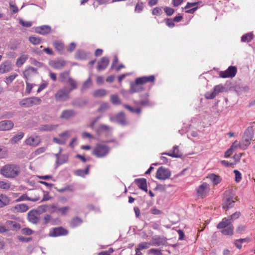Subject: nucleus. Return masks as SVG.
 <instances>
[{"label":"nucleus","instance_id":"nucleus-1","mask_svg":"<svg viewBox=\"0 0 255 255\" xmlns=\"http://www.w3.org/2000/svg\"><path fill=\"white\" fill-rule=\"evenodd\" d=\"M21 173L20 167L15 164H7L2 166L0 173L3 177L9 179H13L18 177Z\"/></svg>","mask_w":255,"mask_h":255},{"label":"nucleus","instance_id":"nucleus-2","mask_svg":"<svg viewBox=\"0 0 255 255\" xmlns=\"http://www.w3.org/2000/svg\"><path fill=\"white\" fill-rule=\"evenodd\" d=\"M254 137V129L253 127H249L245 130L242 138L240 141L237 140L234 142H237V146L242 150H246L250 145Z\"/></svg>","mask_w":255,"mask_h":255},{"label":"nucleus","instance_id":"nucleus-3","mask_svg":"<svg viewBox=\"0 0 255 255\" xmlns=\"http://www.w3.org/2000/svg\"><path fill=\"white\" fill-rule=\"evenodd\" d=\"M110 147L105 144L98 143L93 149L92 154L98 158H102L108 155Z\"/></svg>","mask_w":255,"mask_h":255},{"label":"nucleus","instance_id":"nucleus-4","mask_svg":"<svg viewBox=\"0 0 255 255\" xmlns=\"http://www.w3.org/2000/svg\"><path fill=\"white\" fill-rule=\"evenodd\" d=\"M41 103V100L36 97H32L22 99L19 102L21 107L24 108H29L34 105H40Z\"/></svg>","mask_w":255,"mask_h":255},{"label":"nucleus","instance_id":"nucleus-5","mask_svg":"<svg viewBox=\"0 0 255 255\" xmlns=\"http://www.w3.org/2000/svg\"><path fill=\"white\" fill-rule=\"evenodd\" d=\"M70 92L65 88L60 89L55 94V100L56 102L66 101L70 98Z\"/></svg>","mask_w":255,"mask_h":255},{"label":"nucleus","instance_id":"nucleus-6","mask_svg":"<svg viewBox=\"0 0 255 255\" xmlns=\"http://www.w3.org/2000/svg\"><path fill=\"white\" fill-rule=\"evenodd\" d=\"M238 200L237 197L232 195L226 194V196L223 200V207L226 210L233 207L235 203Z\"/></svg>","mask_w":255,"mask_h":255},{"label":"nucleus","instance_id":"nucleus-7","mask_svg":"<svg viewBox=\"0 0 255 255\" xmlns=\"http://www.w3.org/2000/svg\"><path fill=\"white\" fill-rule=\"evenodd\" d=\"M237 72L236 66H230L225 71H221L219 72V76L222 78H233L235 76Z\"/></svg>","mask_w":255,"mask_h":255},{"label":"nucleus","instance_id":"nucleus-8","mask_svg":"<svg viewBox=\"0 0 255 255\" xmlns=\"http://www.w3.org/2000/svg\"><path fill=\"white\" fill-rule=\"evenodd\" d=\"M166 243L167 239L165 237L158 235L153 236L150 242L151 246L155 247L165 246Z\"/></svg>","mask_w":255,"mask_h":255},{"label":"nucleus","instance_id":"nucleus-9","mask_svg":"<svg viewBox=\"0 0 255 255\" xmlns=\"http://www.w3.org/2000/svg\"><path fill=\"white\" fill-rule=\"evenodd\" d=\"M210 190L209 184L206 182H204L197 189V194L198 196L204 198L207 196Z\"/></svg>","mask_w":255,"mask_h":255},{"label":"nucleus","instance_id":"nucleus-10","mask_svg":"<svg viewBox=\"0 0 255 255\" xmlns=\"http://www.w3.org/2000/svg\"><path fill=\"white\" fill-rule=\"evenodd\" d=\"M170 176V172L163 167L159 168L156 174V177L160 180H165L169 178Z\"/></svg>","mask_w":255,"mask_h":255},{"label":"nucleus","instance_id":"nucleus-11","mask_svg":"<svg viewBox=\"0 0 255 255\" xmlns=\"http://www.w3.org/2000/svg\"><path fill=\"white\" fill-rule=\"evenodd\" d=\"M225 90V87L221 84L216 86L214 88V91L212 92H207L205 94V97L207 99H214L217 94L223 92Z\"/></svg>","mask_w":255,"mask_h":255},{"label":"nucleus","instance_id":"nucleus-12","mask_svg":"<svg viewBox=\"0 0 255 255\" xmlns=\"http://www.w3.org/2000/svg\"><path fill=\"white\" fill-rule=\"evenodd\" d=\"M60 138L54 137L53 141L59 144H64L67 139L70 136V131H65L59 135Z\"/></svg>","mask_w":255,"mask_h":255},{"label":"nucleus","instance_id":"nucleus-13","mask_svg":"<svg viewBox=\"0 0 255 255\" xmlns=\"http://www.w3.org/2000/svg\"><path fill=\"white\" fill-rule=\"evenodd\" d=\"M68 232L66 230L61 228H55L51 230L49 233V236L51 237H58L67 235Z\"/></svg>","mask_w":255,"mask_h":255},{"label":"nucleus","instance_id":"nucleus-14","mask_svg":"<svg viewBox=\"0 0 255 255\" xmlns=\"http://www.w3.org/2000/svg\"><path fill=\"white\" fill-rule=\"evenodd\" d=\"M200 3V1L195 2H188L185 6L184 7V9L186 10L185 12L187 13H194L197 9L198 4Z\"/></svg>","mask_w":255,"mask_h":255},{"label":"nucleus","instance_id":"nucleus-15","mask_svg":"<svg viewBox=\"0 0 255 255\" xmlns=\"http://www.w3.org/2000/svg\"><path fill=\"white\" fill-rule=\"evenodd\" d=\"M136 79L137 83H140L143 86V85L148 83L153 84L155 82V78L154 75H150L148 76H143L139 77L136 78Z\"/></svg>","mask_w":255,"mask_h":255},{"label":"nucleus","instance_id":"nucleus-16","mask_svg":"<svg viewBox=\"0 0 255 255\" xmlns=\"http://www.w3.org/2000/svg\"><path fill=\"white\" fill-rule=\"evenodd\" d=\"M41 142V139L38 136H30L25 140L26 144L32 146H36Z\"/></svg>","mask_w":255,"mask_h":255},{"label":"nucleus","instance_id":"nucleus-17","mask_svg":"<svg viewBox=\"0 0 255 255\" xmlns=\"http://www.w3.org/2000/svg\"><path fill=\"white\" fill-rule=\"evenodd\" d=\"M51 208L53 209L51 213L58 212L61 216H65L67 214L70 208L68 206L61 208H57L55 205H51Z\"/></svg>","mask_w":255,"mask_h":255},{"label":"nucleus","instance_id":"nucleus-18","mask_svg":"<svg viewBox=\"0 0 255 255\" xmlns=\"http://www.w3.org/2000/svg\"><path fill=\"white\" fill-rule=\"evenodd\" d=\"M14 124L9 120H5L0 122V130H8L13 128Z\"/></svg>","mask_w":255,"mask_h":255},{"label":"nucleus","instance_id":"nucleus-19","mask_svg":"<svg viewBox=\"0 0 255 255\" xmlns=\"http://www.w3.org/2000/svg\"><path fill=\"white\" fill-rule=\"evenodd\" d=\"M109 64V59L107 57H103L98 62L97 70L102 71L105 70Z\"/></svg>","mask_w":255,"mask_h":255},{"label":"nucleus","instance_id":"nucleus-20","mask_svg":"<svg viewBox=\"0 0 255 255\" xmlns=\"http://www.w3.org/2000/svg\"><path fill=\"white\" fill-rule=\"evenodd\" d=\"M6 227L8 228V231H17L21 228L20 225L18 223L10 220L6 222Z\"/></svg>","mask_w":255,"mask_h":255},{"label":"nucleus","instance_id":"nucleus-21","mask_svg":"<svg viewBox=\"0 0 255 255\" xmlns=\"http://www.w3.org/2000/svg\"><path fill=\"white\" fill-rule=\"evenodd\" d=\"M51 31V28L48 25H42L40 26L36 27L35 28V31L36 33L45 35L50 33Z\"/></svg>","mask_w":255,"mask_h":255},{"label":"nucleus","instance_id":"nucleus-22","mask_svg":"<svg viewBox=\"0 0 255 255\" xmlns=\"http://www.w3.org/2000/svg\"><path fill=\"white\" fill-rule=\"evenodd\" d=\"M144 88L143 86L140 83H137V79L135 80V83L131 84L130 88V93L132 94L137 92L143 91Z\"/></svg>","mask_w":255,"mask_h":255},{"label":"nucleus","instance_id":"nucleus-23","mask_svg":"<svg viewBox=\"0 0 255 255\" xmlns=\"http://www.w3.org/2000/svg\"><path fill=\"white\" fill-rule=\"evenodd\" d=\"M111 128L109 126L101 124L96 131L99 135H100L103 132H105L106 135H108L111 133Z\"/></svg>","mask_w":255,"mask_h":255},{"label":"nucleus","instance_id":"nucleus-24","mask_svg":"<svg viewBox=\"0 0 255 255\" xmlns=\"http://www.w3.org/2000/svg\"><path fill=\"white\" fill-rule=\"evenodd\" d=\"M134 182L139 188L146 192H147L146 180L145 178L136 179Z\"/></svg>","mask_w":255,"mask_h":255},{"label":"nucleus","instance_id":"nucleus-25","mask_svg":"<svg viewBox=\"0 0 255 255\" xmlns=\"http://www.w3.org/2000/svg\"><path fill=\"white\" fill-rule=\"evenodd\" d=\"M37 73V70L31 67H29L26 69L23 72V76L26 80L30 79V78L34 75Z\"/></svg>","mask_w":255,"mask_h":255},{"label":"nucleus","instance_id":"nucleus-26","mask_svg":"<svg viewBox=\"0 0 255 255\" xmlns=\"http://www.w3.org/2000/svg\"><path fill=\"white\" fill-rule=\"evenodd\" d=\"M230 225H233L230 220L227 219V218H224L222 220L221 222H220L217 225V228L219 230H221L222 229L229 227Z\"/></svg>","mask_w":255,"mask_h":255},{"label":"nucleus","instance_id":"nucleus-27","mask_svg":"<svg viewBox=\"0 0 255 255\" xmlns=\"http://www.w3.org/2000/svg\"><path fill=\"white\" fill-rule=\"evenodd\" d=\"M162 154L167 155L172 157H179L182 156V154L180 151L179 148L177 146H174L173 150L171 152L168 153H162Z\"/></svg>","mask_w":255,"mask_h":255},{"label":"nucleus","instance_id":"nucleus-28","mask_svg":"<svg viewBox=\"0 0 255 255\" xmlns=\"http://www.w3.org/2000/svg\"><path fill=\"white\" fill-rule=\"evenodd\" d=\"M75 115V113L73 110H64L62 112L60 118L61 119H69L73 117Z\"/></svg>","mask_w":255,"mask_h":255},{"label":"nucleus","instance_id":"nucleus-29","mask_svg":"<svg viewBox=\"0 0 255 255\" xmlns=\"http://www.w3.org/2000/svg\"><path fill=\"white\" fill-rule=\"evenodd\" d=\"M207 178H209L213 182L214 185L219 184L222 180V178L219 175L214 173L209 174L207 176Z\"/></svg>","mask_w":255,"mask_h":255},{"label":"nucleus","instance_id":"nucleus-30","mask_svg":"<svg viewBox=\"0 0 255 255\" xmlns=\"http://www.w3.org/2000/svg\"><path fill=\"white\" fill-rule=\"evenodd\" d=\"M53 46L56 50H57L60 54H62L64 51V44L60 41H55L53 42Z\"/></svg>","mask_w":255,"mask_h":255},{"label":"nucleus","instance_id":"nucleus-31","mask_svg":"<svg viewBox=\"0 0 255 255\" xmlns=\"http://www.w3.org/2000/svg\"><path fill=\"white\" fill-rule=\"evenodd\" d=\"M10 202L9 198L4 194L0 195V208L8 205Z\"/></svg>","mask_w":255,"mask_h":255},{"label":"nucleus","instance_id":"nucleus-32","mask_svg":"<svg viewBox=\"0 0 255 255\" xmlns=\"http://www.w3.org/2000/svg\"><path fill=\"white\" fill-rule=\"evenodd\" d=\"M90 165H87L86 168L85 170L83 169H78L74 172V174L77 176H80L84 177L85 175L89 174L90 170Z\"/></svg>","mask_w":255,"mask_h":255},{"label":"nucleus","instance_id":"nucleus-33","mask_svg":"<svg viewBox=\"0 0 255 255\" xmlns=\"http://www.w3.org/2000/svg\"><path fill=\"white\" fill-rule=\"evenodd\" d=\"M11 66L9 62H6L0 65V73H4L10 71L11 70Z\"/></svg>","mask_w":255,"mask_h":255},{"label":"nucleus","instance_id":"nucleus-34","mask_svg":"<svg viewBox=\"0 0 255 255\" xmlns=\"http://www.w3.org/2000/svg\"><path fill=\"white\" fill-rule=\"evenodd\" d=\"M28 194L30 201L36 202L40 199V194L37 190H33Z\"/></svg>","mask_w":255,"mask_h":255},{"label":"nucleus","instance_id":"nucleus-35","mask_svg":"<svg viewBox=\"0 0 255 255\" xmlns=\"http://www.w3.org/2000/svg\"><path fill=\"white\" fill-rule=\"evenodd\" d=\"M108 94V92L103 89H100L94 91L93 95L95 98H103Z\"/></svg>","mask_w":255,"mask_h":255},{"label":"nucleus","instance_id":"nucleus-36","mask_svg":"<svg viewBox=\"0 0 255 255\" xmlns=\"http://www.w3.org/2000/svg\"><path fill=\"white\" fill-rule=\"evenodd\" d=\"M67 83L70 86V87L67 90H68L70 92L77 88V82L74 79L72 78H68Z\"/></svg>","mask_w":255,"mask_h":255},{"label":"nucleus","instance_id":"nucleus-37","mask_svg":"<svg viewBox=\"0 0 255 255\" xmlns=\"http://www.w3.org/2000/svg\"><path fill=\"white\" fill-rule=\"evenodd\" d=\"M234 226L230 225L229 227L221 229V232L223 235L231 236L234 234Z\"/></svg>","mask_w":255,"mask_h":255},{"label":"nucleus","instance_id":"nucleus-38","mask_svg":"<svg viewBox=\"0 0 255 255\" xmlns=\"http://www.w3.org/2000/svg\"><path fill=\"white\" fill-rule=\"evenodd\" d=\"M238 146H237V142H234L230 148H229L225 153V157H229L233 153V152L236 150L238 148Z\"/></svg>","mask_w":255,"mask_h":255},{"label":"nucleus","instance_id":"nucleus-39","mask_svg":"<svg viewBox=\"0 0 255 255\" xmlns=\"http://www.w3.org/2000/svg\"><path fill=\"white\" fill-rule=\"evenodd\" d=\"M57 157L56 163L61 165L67 162L68 157L67 155H62L59 156L58 154H56Z\"/></svg>","mask_w":255,"mask_h":255},{"label":"nucleus","instance_id":"nucleus-40","mask_svg":"<svg viewBox=\"0 0 255 255\" xmlns=\"http://www.w3.org/2000/svg\"><path fill=\"white\" fill-rule=\"evenodd\" d=\"M57 127V125H44L39 128V130L43 131H50L55 129Z\"/></svg>","mask_w":255,"mask_h":255},{"label":"nucleus","instance_id":"nucleus-41","mask_svg":"<svg viewBox=\"0 0 255 255\" xmlns=\"http://www.w3.org/2000/svg\"><path fill=\"white\" fill-rule=\"evenodd\" d=\"M28 59V56L25 54H22L17 59L16 62V65L18 67H20Z\"/></svg>","mask_w":255,"mask_h":255},{"label":"nucleus","instance_id":"nucleus-42","mask_svg":"<svg viewBox=\"0 0 255 255\" xmlns=\"http://www.w3.org/2000/svg\"><path fill=\"white\" fill-rule=\"evenodd\" d=\"M66 65V61L63 60H58L55 61L53 63V67L54 69H60L65 66Z\"/></svg>","mask_w":255,"mask_h":255},{"label":"nucleus","instance_id":"nucleus-43","mask_svg":"<svg viewBox=\"0 0 255 255\" xmlns=\"http://www.w3.org/2000/svg\"><path fill=\"white\" fill-rule=\"evenodd\" d=\"M24 135V133L23 132H19L10 139L11 143L13 144L17 143L19 140L23 138Z\"/></svg>","mask_w":255,"mask_h":255},{"label":"nucleus","instance_id":"nucleus-44","mask_svg":"<svg viewBox=\"0 0 255 255\" xmlns=\"http://www.w3.org/2000/svg\"><path fill=\"white\" fill-rule=\"evenodd\" d=\"M15 209L18 212H25L29 209V207L25 204H20L15 206Z\"/></svg>","mask_w":255,"mask_h":255},{"label":"nucleus","instance_id":"nucleus-45","mask_svg":"<svg viewBox=\"0 0 255 255\" xmlns=\"http://www.w3.org/2000/svg\"><path fill=\"white\" fill-rule=\"evenodd\" d=\"M28 219L30 222L33 223H36L38 221V218L36 217L35 212L33 211H30L28 213Z\"/></svg>","mask_w":255,"mask_h":255},{"label":"nucleus","instance_id":"nucleus-46","mask_svg":"<svg viewBox=\"0 0 255 255\" xmlns=\"http://www.w3.org/2000/svg\"><path fill=\"white\" fill-rule=\"evenodd\" d=\"M147 254L152 255H163L162 250L156 248H152L148 250Z\"/></svg>","mask_w":255,"mask_h":255},{"label":"nucleus","instance_id":"nucleus-47","mask_svg":"<svg viewBox=\"0 0 255 255\" xmlns=\"http://www.w3.org/2000/svg\"><path fill=\"white\" fill-rule=\"evenodd\" d=\"M11 183L8 181H0V188L4 190H9L11 187Z\"/></svg>","mask_w":255,"mask_h":255},{"label":"nucleus","instance_id":"nucleus-48","mask_svg":"<svg viewBox=\"0 0 255 255\" xmlns=\"http://www.w3.org/2000/svg\"><path fill=\"white\" fill-rule=\"evenodd\" d=\"M70 71H64L60 74L59 79L61 82L63 83L65 80L69 77Z\"/></svg>","mask_w":255,"mask_h":255},{"label":"nucleus","instance_id":"nucleus-49","mask_svg":"<svg viewBox=\"0 0 255 255\" xmlns=\"http://www.w3.org/2000/svg\"><path fill=\"white\" fill-rule=\"evenodd\" d=\"M109 108V106L108 103H103L100 105L99 106L97 111L99 113H104Z\"/></svg>","mask_w":255,"mask_h":255},{"label":"nucleus","instance_id":"nucleus-50","mask_svg":"<svg viewBox=\"0 0 255 255\" xmlns=\"http://www.w3.org/2000/svg\"><path fill=\"white\" fill-rule=\"evenodd\" d=\"M151 246L150 242H142L137 245V248L140 250L148 249Z\"/></svg>","mask_w":255,"mask_h":255},{"label":"nucleus","instance_id":"nucleus-51","mask_svg":"<svg viewBox=\"0 0 255 255\" xmlns=\"http://www.w3.org/2000/svg\"><path fill=\"white\" fill-rule=\"evenodd\" d=\"M29 41L30 43L34 45H37L41 43V38L38 37L30 36L29 37Z\"/></svg>","mask_w":255,"mask_h":255},{"label":"nucleus","instance_id":"nucleus-52","mask_svg":"<svg viewBox=\"0 0 255 255\" xmlns=\"http://www.w3.org/2000/svg\"><path fill=\"white\" fill-rule=\"evenodd\" d=\"M111 101L114 105H117L121 104V101L118 95H112L111 96Z\"/></svg>","mask_w":255,"mask_h":255},{"label":"nucleus","instance_id":"nucleus-53","mask_svg":"<svg viewBox=\"0 0 255 255\" xmlns=\"http://www.w3.org/2000/svg\"><path fill=\"white\" fill-rule=\"evenodd\" d=\"M124 107L125 108L127 109L129 111L132 113H135L137 114H139L141 112V110L139 108H134L127 105H124Z\"/></svg>","mask_w":255,"mask_h":255},{"label":"nucleus","instance_id":"nucleus-54","mask_svg":"<svg viewBox=\"0 0 255 255\" xmlns=\"http://www.w3.org/2000/svg\"><path fill=\"white\" fill-rule=\"evenodd\" d=\"M18 75L16 73H13L10 75L8 77H7L5 79V82L7 84H10L11 83L12 81L15 79L17 77Z\"/></svg>","mask_w":255,"mask_h":255},{"label":"nucleus","instance_id":"nucleus-55","mask_svg":"<svg viewBox=\"0 0 255 255\" xmlns=\"http://www.w3.org/2000/svg\"><path fill=\"white\" fill-rule=\"evenodd\" d=\"M162 13V10L161 7H154L152 11V14L154 15H160Z\"/></svg>","mask_w":255,"mask_h":255},{"label":"nucleus","instance_id":"nucleus-56","mask_svg":"<svg viewBox=\"0 0 255 255\" xmlns=\"http://www.w3.org/2000/svg\"><path fill=\"white\" fill-rule=\"evenodd\" d=\"M23 201H29V197L28 194H23L21 195L17 200V202H20Z\"/></svg>","mask_w":255,"mask_h":255},{"label":"nucleus","instance_id":"nucleus-57","mask_svg":"<svg viewBox=\"0 0 255 255\" xmlns=\"http://www.w3.org/2000/svg\"><path fill=\"white\" fill-rule=\"evenodd\" d=\"M253 39L252 35L250 34H247L244 35L242 37V41L243 42H249Z\"/></svg>","mask_w":255,"mask_h":255},{"label":"nucleus","instance_id":"nucleus-58","mask_svg":"<svg viewBox=\"0 0 255 255\" xmlns=\"http://www.w3.org/2000/svg\"><path fill=\"white\" fill-rule=\"evenodd\" d=\"M51 208V205H44L40 206L38 208L39 210L42 212H46L49 211Z\"/></svg>","mask_w":255,"mask_h":255},{"label":"nucleus","instance_id":"nucleus-59","mask_svg":"<svg viewBox=\"0 0 255 255\" xmlns=\"http://www.w3.org/2000/svg\"><path fill=\"white\" fill-rule=\"evenodd\" d=\"M234 173L235 175V181L236 182H239L242 178L241 173L237 170H235Z\"/></svg>","mask_w":255,"mask_h":255},{"label":"nucleus","instance_id":"nucleus-60","mask_svg":"<svg viewBox=\"0 0 255 255\" xmlns=\"http://www.w3.org/2000/svg\"><path fill=\"white\" fill-rule=\"evenodd\" d=\"M164 10L168 16L172 15L174 12V9L169 7H165Z\"/></svg>","mask_w":255,"mask_h":255},{"label":"nucleus","instance_id":"nucleus-61","mask_svg":"<svg viewBox=\"0 0 255 255\" xmlns=\"http://www.w3.org/2000/svg\"><path fill=\"white\" fill-rule=\"evenodd\" d=\"M241 216V213L240 212H236L235 213L233 214L232 215L230 216V221H233L238 219Z\"/></svg>","mask_w":255,"mask_h":255},{"label":"nucleus","instance_id":"nucleus-62","mask_svg":"<svg viewBox=\"0 0 255 255\" xmlns=\"http://www.w3.org/2000/svg\"><path fill=\"white\" fill-rule=\"evenodd\" d=\"M92 79L91 78H89L83 84V89L87 88L92 85Z\"/></svg>","mask_w":255,"mask_h":255},{"label":"nucleus","instance_id":"nucleus-63","mask_svg":"<svg viewBox=\"0 0 255 255\" xmlns=\"http://www.w3.org/2000/svg\"><path fill=\"white\" fill-rule=\"evenodd\" d=\"M19 23L23 26L29 27L32 25V22L31 21H24L22 19L19 20Z\"/></svg>","mask_w":255,"mask_h":255},{"label":"nucleus","instance_id":"nucleus-64","mask_svg":"<svg viewBox=\"0 0 255 255\" xmlns=\"http://www.w3.org/2000/svg\"><path fill=\"white\" fill-rule=\"evenodd\" d=\"M82 222V220L80 218L76 217L73 219L71 224L73 226H76L80 225Z\"/></svg>","mask_w":255,"mask_h":255}]
</instances>
